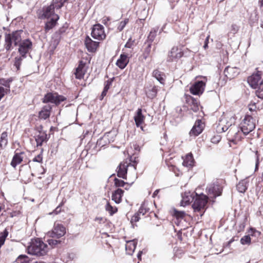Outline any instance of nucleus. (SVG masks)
<instances>
[{
	"instance_id": "nucleus-1",
	"label": "nucleus",
	"mask_w": 263,
	"mask_h": 263,
	"mask_svg": "<svg viewBox=\"0 0 263 263\" xmlns=\"http://www.w3.org/2000/svg\"><path fill=\"white\" fill-rule=\"evenodd\" d=\"M228 121L225 116L221 118L216 127V130L218 133H222L229 129L227 138L232 142H236L241 139V134L239 127L234 124V118L230 117Z\"/></svg>"
},
{
	"instance_id": "nucleus-2",
	"label": "nucleus",
	"mask_w": 263,
	"mask_h": 263,
	"mask_svg": "<svg viewBox=\"0 0 263 263\" xmlns=\"http://www.w3.org/2000/svg\"><path fill=\"white\" fill-rule=\"evenodd\" d=\"M195 198V200L192 205V207L195 211L199 212L204 209L208 202V197L204 195H198L197 193H184L182 196V200L180 204L181 206H185L192 202Z\"/></svg>"
},
{
	"instance_id": "nucleus-3",
	"label": "nucleus",
	"mask_w": 263,
	"mask_h": 263,
	"mask_svg": "<svg viewBox=\"0 0 263 263\" xmlns=\"http://www.w3.org/2000/svg\"><path fill=\"white\" fill-rule=\"evenodd\" d=\"M29 254L41 257L47 254L48 247L40 238L31 239L27 248Z\"/></svg>"
},
{
	"instance_id": "nucleus-4",
	"label": "nucleus",
	"mask_w": 263,
	"mask_h": 263,
	"mask_svg": "<svg viewBox=\"0 0 263 263\" xmlns=\"http://www.w3.org/2000/svg\"><path fill=\"white\" fill-rule=\"evenodd\" d=\"M23 31L18 30L10 33H6L5 35L4 47L7 51L11 50L13 46H18L23 39Z\"/></svg>"
},
{
	"instance_id": "nucleus-5",
	"label": "nucleus",
	"mask_w": 263,
	"mask_h": 263,
	"mask_svg": "<svg viewBox=\"0 0 263 263\" xmlns=\"http://www.w3.org/2000/svg\"><path fill=\"white\" fill-rule=\"evenodd\" d=\"M66 99L64 96L59 95L57 92H48L44 96L42 102L44 103H53L57 106Z\"/></svg>"
},
{
	"instance_id": "nucleus-6",
	"label": "nucleus",
	"mask_w": 263,
	"mask_h": 263,
	"mask_svg": "<svg viewBox=\"0 0 263 263\" xmlns=\"http://www.w3.org/2000/svg\"><path fill=\"white\" fill-rule=\"evenodd\" d=\"M255 127L254 120L249 115L246 116L241 123V131L244 135H247L252 132Z\"/></svg>"
},
{
	"instance_id": "nucleus-7",
	"label": "nucleus",
	"mask_w": 263,
	"mask_h": 263,
	"mask_svg": "<svg viewBox=\"0 0 263 263\" xmlns=\"http://www.w3.org/2000/svg\"><path fill=\"white\" fill-rule=\"evenodd\" d=\"M18 52L23 57H26V54L32 49V43L29 39L22 40L18 45Z\"/></svg>"
},
{
	"instance_id": "nucleus-8",
	"label": "nucleus",
	"mask_w": 263,
	"mask_h": 263,
	"mask_svg": "<svg viewBox=\"0 0 263 263\" xmlns=\"http://www.w3.org/2000/svg\"><path fill=\"white\" fill-rule=\"evenodd\" d=\"M66 228L61 224H55L51 232H49L48 235L55 238H60L66 234Z\"/></svg>"
},
{
	"instance_id": "nucleus-9",
	"label": "nucleus",
	"mask_w": 263,
	"mask_h": 263,
	"mask_svg": "<svg viewBox=\"0 0 263 263\" xmlns=\"http://www.w3.org/2000/svg\"><path fill=\"white\" fill-rule=\"evenodd\" d=\"M206 190L210 197L213 198H215L216 197L220 196L222 190L220 185L215 183L209 184Z\"/></svg>"
},
{
	"instance_id": "nucleus-10",
	"label": "nucleus",
	"mask_w": 263,
	"mask_h": 263,
	"mask_svg": "<svg viewBox=\"0 0 263 263\" xmlns=\"http://www.w3.org/2000/svg\"><path fill=\"white\" fill-rule=\"evenodd\" d=\"M91 36L93 39L102 40L105 38L104 27L100 24L94 25L91 31Z\"/></svg>"
},
{
	"instance_id": "nucleus-11",
	"label": "nucleus",
	"mask_w": 263,
	"mask_h": 263,
	"mask_svg": "<svg viewBox=\"0 0 263 263\" xmlns=\"http://www.w3.org/2000/svg\"><path fill=\"white\" fill-rule=\"evenodd\" d=\"M206 80L205 81H198L196 82L191 87L190 92L194 95H201L204 90L206 84Z\"/></svg>"
},
{
	"instance_id": "nucleus-12",
	"label": "nucleus",
	"mask_w": 263,
	"mask_h": 263,
	"mask_svg": "<svg viewBox=\"0 0 263 263\" xmlns=\"http://www.w3.org/2000/svg\"><path fill=\"white\" fill-rule=\"evenodd\" d=\"M183 55V52L181 50L177 47H173L171 50L168 52L166 61L167 62H172L177 61Z\"/></svg>"
},
{
	"instance_id": "nucleus-13",
	"label": "nucleus",
	"mask_w": 263,
	"mask_h": 263,
	"mask_svg": "<svg viewBox=\"0 0 263 263\" xmlns=\"http://www.w3.org/2000/svg\"><path fill=\"white\" fill-rule=\"evenodd\" d=\"M260 79L261 72L257 71V73H253L248 78V82L251 87L256 88L257 86L258 88L259 87V84L258 83Z\"/></svg>"
},
{
	"instance_id": "nucleus-14",
	"label": "nucleus",
	"mask_w": 263,
	"mask_h": 263,
	"mask_svg": "<svg viewBox=\"0 0 263 263\" xmlns=\"http://www.w3.org/2000/svg\"><path fill=\"white\" fill-rule=\"evenodd\" d=\"M129 166L127 162H121L117 168V176L119 178L126 179L127 168Z\"/></svg>"
},
{
	"instance_id": "nucleus-15",
	"label": "nucleus",
	"mask_w": 263,
	"mask_h": 263,
	"mask_svg": "<svg viewBox=\"0 0 263 263\" xmlns=\"http://www.w3.org/2000/svg\"><path fill=\"white\" fill-rule=\"evenodd\" d=\"M99 43L92 41L88 36L85 40V45L90 52H95L99 46Z\"/></svg>"
},
{
	"instance_id": "nucleus-16",
	"label": "nucleus",
	"mask_w": 263,
	"mask_h": 263,
	"mask_svg": "<svg viewBox=\"0 0 263 263\" xmlns=\"http://www.w3.org/2000/svg\"><path fill=\"white\" fill-rule=\"evenodd\" d=\"M86 63L83 61H80L79 65L76 68V72L74 73L76 78L78 79H81L83 78L84 74L86 72V69L85 68Z\"/></svg>"
},
{
	"instance_id": "nucleus-17",
	"label": "nucleus",
	"mask_w": 263,
	"mask_h": 263,
	"mask_svg": "<svg viewBox=\"0 0 263 263\" xmlns=\"http://www.w3.org/2000/svg\"><path fill=\"white\" fill-rule=\"evenodd\" d=\"M203 126L201 120H197L190 132V134L195 136L199 135L203 130Z\"/></svg>"
},
{
	"instance_id": "nucleus-18",
	"label": "nucleus",
	"mask_w": 263,
	"mask_h": 263,
	"mask_svg": "<svg viewBox=\"0 0 263 263\" xmlns=\"http://www.w3.org/2000/svg\"><path fill=\"white\" fill-rule=\"evenodd\" d=\"M52 107L50 105H46L43 107L42 110L39 112V118L46 120L50 117Z\"/></svg>"
},
{
	"instance_id": "nucleus-19",
	"label": "nucleus",
	"mask_w": 263,
	"mask_h": 263,
	"mask_svg": "<svg viewBox=\"0 0 263 263\" xmlns=\"http://www.w3.org/2000/svg\"><path fill=\"white\" fill-rule=\"evenodd\" d=\"M35 138L37 146H41L44 142L47 141L48 140L47 135L44 131H39Z\"/></svg>"
},
{
	"instance_id": "nucleus-20",
	"label": "nucleus",
	"mask_w": 263,
	"mask_h": 263,
	"mask_svg": "<svg viewBox=\"0 0 263 263\" xmlns=\"http://www.w3.org/2000/svg\"><path fill=\"white\" fill-rule=\"evenodd\" d=\"M142 111V110L141 108H138L136 112V114L134 116L135 124L138 127L142 125L145 119V117L143 115Z\"/></svg>"
},
{
	"instance_id": "nucleus-21",
	"label": "nucleus",
	"mask_w": 263,
	"mask_h": 263,
	"mask_svg": "<svg viewBox=\"0 0 263 263\" xmlns=\"http://www.w3.org/2000/svg\"><path fill=\"white\" fill-rule=\"evenodd\" d=\"M238 73L237 69L234 67H227L224 70V74L228 79H233Z\"/></svg>"
},
{
	"instance_id": "nucleus-22",
	"label": "nucleus",
	"mask_w": 263,
	"mask_h": 263,
	"mask_svg": "<svg viewBox=\"0 0 263 263\" xmlns=\"http://www.w3.org/2000/svg\"><path fill=\"white\" fill-rule=\"evenodd\" d=\"M187 102L189 105L190 106V109L193 111L197 112L199 110V102L196 99L190 96L187 99Z\"/></svg>"
},
{
	"instance_id": "nucleus-23",
	"label": "nucleus",
	"mask_w": 263,
	"mask_h": 263,
	"mask_svg": "<svg viewBox=\"0 0 263 263\" xmlns=\"http://www.w3.org/2000/svg\"><path fill=\"white\" fill-rule=\"evenodd\" d=\"M123 193V190L121 189H118L112 193L111 196L112 200L116 203H120L121 202Z\"/></svg>"
},
{
	"instance_id": "nucleus-24",
	"label": "nucleus",
	"mask_w": 263,
	"mask_h": 263,
	"mask_svg": "<svg viewBox=\"0 0 263 263\" xmlns=\"http://www.w3.org/2000/svg\"><path fill=\"white\" fill-rule=\"evenodd\" d=\"M129 60L126 54H122L120 55V58L117 60L116 65L121 69H124L127 65Z\"/></svg>"
},
{
	"instance_id": "nucleus-25",
	"label": "nucleus",
	"mask_w": 263,
	"mask_h": 263,
	"mask_svg": "<svg viewBox=\"0 0 263 263\" xmlns=\"http://www.w3.org/2000/svg\"><path fill=\"white\" fill-rule=\"evenodd\" d=\"M136 244L134 240L126 241L125 250L127 254L130 255L133 254L136 249Z\"/></svg>"
},
{
	"instance_id": "nucleus-26",
	"label": "nucleus",
	"mask_w": 263,
	"mask_h": 263,
	"mask_svg": "<svg viewBox=\"0 0 263 263\" xmlns=\"http://www.w3.org/2000/svg\"><path fill=\"white\" fill-rule=\"evenodd\" d=\"M43 11L42 17L48 18L54 14V7L53 5L50 4V5L43 8Z\"/></svg>"
},
{
	"instance_id": "nucleus-27",
	"label": "nucleus",
	"mask_w": 263,
	"mask_h": 263,
	"mask_svg": "<svg viewBox=\"0 0 263 263\" xmlns=\"http://www.w3.org/2000/svg\"><path fill=\"white\" fill-rule=\"evenodd\" d=\"M24 153H16L12 160L11 165L13 167H15L16 166L20 164L23 161V158L22 157V155H23Z\"/></svg>"
},
{
	"instance_id": "nucleus-28",
	"label": "nucleus",
	"mask_w": 263,
	"mask_h": 263,
	"mask_svg": "<svg viewBox=\"0 0 263 263\" xmlns=\"http://www.w3.org/2000/svg\"><path fill=\"white\" fill-rule=\"evenodd\" d=\"M194 163V159L193 155L191 154H187L183 160L182 164L186 167H192Z\"/></svg>"
},
{
	"instance_id": "nucleus-29",
	"label": "nucleus",
	"mask_w": 263,
	"mask_h": 263,
	"mask_svg": "<svg viewBox=\"0 0 263 263\" xmlns=\"http://www.w3.org/2000/svg\"><path fill=\"white\" fill-rule=\"evenodd\" d=\"M248 181L246 180L240 181L236 186L238 191L242 193H245L248 188Z\"/></svg>"
},
{
	"instance_id": "nucleus-30",
	"label": "nucleus",
	"mask_w": 263,
	"mask_h": 263,
	"mask_svg": "<svg viewBox=\"0 0 263 263\" xmlns=\"http://www.w3.org/2000/svg\"><path fill=\"white\" fill-rule=\"evenodd\" d=\"M59 16L56 15L55 18H52L49 21L45 24V29L46 31H48L52 29L56 24L57 21L59 19Z\"/></svg>"
},
{
	"instance_id": "nucleus-31",
	"label": "nucleus",
	"mask_w": 263,
	"mask_h": 263,
	"mask_svg": "<svg viewBox=\"0 0 263 263\" xmlns=\"http://www.w3.org/2000/svg\"><path fill=\"white\" fill-rule=\"evenodd\" d=\"M153 76L155 77L161 84H163L165 82V80L163 78L164 74L160 71L159 70L156 69L153 72Z\"/></svg>"
},
{
	"instance_id": "nucleus-32",
	"label": "nucleus",
	"mask_w": 263,
	"mask_h": 263,
	"mask_svg": "<svg viewBox=\"0 0 263 263\" xmlns=\"http://www.w3.org/2000/svg\"><path fill=\"white\" fill-rule=\"evenodd\" d=\"M158 29H159L158 27H156L152 29V30H151V31L149 32V35L147 36V43L152 44V43L153 42V41L154 40V39L156 36V34H157V32Z\"/></svg>"
},
{
	"instance_id": "nucleus-33",
	"label": "nucleus",
	"mask_w": 263,
	"mask_h": 263,
	"mask_svg": "<svg viewBox=\"0 0 263 263\" xmlns=\"http://www.w3.org/2000/svg\"><path fill=\"white\" fill-rule=\"evenodd\" d=\"M8 134L6 132H4L1 134L0 138V146L2 148L5 147L8 143Z\"/></svg>"
},
{
	"instance_id": "nucleus-34",
	"label": "nucleus",
	"mask_w": 263,
	"mask_h": 263,
	"mask_svg": "<svg viewBox=\"0 0 263 263\" xmlns=\"http://www.w3.org/2000/svg\"><path fill=\"white\" fill-rule=\"evenodd\" d=\"M12 81V80L8 79L5 80L4 79H0V84L5 86L6 88L5 89V93L7 94L10 92V84L9 83Z\"/></svg>"
},
{
	"instance_id": "nucleus-35",
	"label": "nucleus",
	"mask_w": 263,
	"mask_h": 263,
	"mask_svg": "<svg viewBox=\"0 0 263 263\" xmlns=\"http://www.w3.org/2000/svg\"><path fill=\"white\" fill-rule=\"evenodd\" d=\"M68 0H53L51 5H53L54 9H59L63 7L64 4Z\"/></svg>"
},
{
	"instance_id": "nucleus-36",
	"label": "nucleus",
	"mask_w": 263,
	"mask_h": 263,
	"mask_svg": "<svg viewBox=\"0 0 263 263\" xmlns=\"http://www.w3.org/2000/svg\"><path fill=\"white\" fill-rule=\"evenodd\" d=\"M157 87L156 86H153V87L146 92L147 97L151 99L155 98L157 95Z\"/></svg>"
},
{
	"instance_id": "nucleus-37",
	"label": "nucleus",
	"mask_w": 263,
	"mask_h": 263,
	"mask_svg": "<svg viewBox=\"0 0 263 263\" xmlns=\"http://www.w3.org/2000/svg\"><path fill=\"white\" fill-rule=\"evenodd\" d=\"M8 234L9 232L6 229H5L3 232L0 233V248L4 244Z\"/></svg>"
},
{
	"instance_id": "nucleus-38",
	"label": "nucleus",
	"mask_w": 263,
	"mask_h": 263,
	"mask_svg": "<svg viewBox=\"0 0 263 263\" xmlns=\"http://www.w3.org/2000/svg\"><path fill=\"white\" fill-rule=\"evenodd\" d=\"M26 57H23L22 55L20 56L16 57L14 59V65L16 68L17 70H19L20 68V66L22 63V61L23 59L26 58Z\"/></svg>"
},
{
	"instance_id": "nucleus-39",
	"label": "nucleus",
	"mask_w": 263,
	"mask_h": 263,
	"mask_svg": "<svg viewBox=\"0 0 263 263\" xmlns=\"http://www.w3.org/2000/svg\"><path fill=\"white\" fill-rule=\"evenodd\" d=\"M256 95L258 98L263 99V80L259 83V87L256 91Z\"/></svg>"
},
{
	"instance_id": "nucleus-40",
	"label": "nucleus",
	"mask_w": 263,
	"mask_h": 263,
	"mask_svg": "<svg viewBox=\"0 0 263 263\" xmlns=\"http://www.w3.org/2000/svg\"><path fill=\"white\" fill-rule=\"evenodd\" d=\"M152 44L148 43L147 47L145 48L143 56L144 59H146L149 55L151 52Z\"/></svg>"
},
{
	"instance_id": "nucleus-41",
	"label": "nucleus",
	"mask_w": 263,
	"mask_h": 263,
	"mask_svg": "<svg viewBox=\"0 0 263 263\" xmlns=\"http://www.w3.org/2000/svg\"><path fill=\"white\" fill-rule=\"evenodd\" d=\"M251 242V239L249 235H246L240 239V243L243 245H250Z\"/></svg>"
},
{
	"instance_id": "nucleus-42",
	"label": "nucleus",
	"mask_w": 263,
	"mask_h": 263,
	"mask_svg": "<svg viewBox=\"0 0 263 263\" xmlns=\"http://www.w3.org/2000/svg\"><path fill=\"white\" fill-rule=\"evenodd\" d=\"M106 210L111 215L117 212V209L116 208H114L112 206L109 202L105 206Z\"/></svg>"
},
{
	"instance_id": "nucleus-43",
	"label": "nucleus",
	"mask_w": 263,
	"mask_h": 263,
	"mask_svg": "<svg viewBox=\"0 0 263 263\" xmlns=\"http://www.w3.org/2000/svg\"><path fill=\"white\" fill-rule=\"evenodd\" d=\"M115 185L116 187H124L125 185L128 184V183L124 182L123 180H120L115 178L114 179Z\"/></svg>"
},
{
	"instance_id": "nucleus-44",
	"label": "nucleus",
	"mask_w": 263,
	"mask_h": 263,
	"mask_svg": "<svg viewBox=\"0 0 263 263\" xmlns=\"http://www.w3.org/2000/svg\"><path fill=\"white\" fill-rule=\"evenodd\" d=\"M54 238H52L51 239H49L47 240L48 244L51 246L52 247H54L58 244H60L61 242V240H57L54 239Z\"/></svg>"
},
{
	"instance_id": "nucleus-45",
	"label": "nucleus",
	"mask_w": 263,
	"mask_h": 263,
	"mask_svg": "<svg viewBox=\"0 0 263 263\" xmlns=\"http://www.w3.org/2000/svg\"><path fill=\"white\" fill-rule=\"evenodd\" d=\"M128 18H125L124 21L120 22L119 26H118L117 29L119 31H121L125 27L126 25L128 23Z\"/></svg>"
},
{
	"instance_id": "nucleus-46",
	"label": "nucleus",
	"mask_w": 263,
	"mask_h": 263,
	"mask_svg": "<svg viewBox=\"0 0 263 263\" xmlns=\"http://www.w3.org/2000/svg\"><path fill=\"white\" fill-rule=\"evenodd\" d=\"M173 214L177 218H183L184 217L185 213L183 211H179L175 209L174 210Z\"/></svg>"
},
{
	"instance_id": "nucleus-47",
	"label": "nucleus",
	"mask_w": 263,
	"mask_h": 263,
	"mask_svg": "<svg viewBox=\"0 0 263 263\" xmlns=\"http://www.w3.org/2000/svg\"><path fill=\"white\" fill-rule=\"evenodd\" d=\"M129 161H130V163H128V164H129V166H132L134 167V170H136V165L138 163V161L137 160V158L136 157H130V159H129Z\"/></svg>"
},
{
	"instance_id": "nucleus-48",
	"label": "nucleus",
	"mask_w": 263,
	"mask_h": 263,
	"mask_svg": "<svg viewBox=\"0 0 263 263\" xmlns=\"http://www.w3.org/2000/svg\"><path fill=\"white\" fill-rule=\"evenodd\" d=\"M148 209L146 208L144 204H142L138 213H139L140 215H144L148 211Z\"/></svg>"
},
{
	"instance_id": "nucleus-49",
	"label": "nucleus",
	"mask_w": 263,
	"mask_h": 263,
	"mask_svg": "<svg viewBox=\"0 0 263 263\" xmlns=\"http://www.w3.org/2000/svg\"><path fill=\"white\" fill-rule=\"evenodd\" d=\"M140 214L138 212L135 213V215L132 217L131 222H137L140 219Z\"/></svg>"
},
{
	"instance_id": "nucleus-50",
	"label": "nucleus",
	"mask_w": 263,
	"mask_h": 263,
	"mask_svg": "<svg viewBox=\"0 0 263 263\" xmlns=\"http://www.w3.org/2000/svg\"><path fill=\"white\" fill-rule=\"evenodd\" d=\"M112 82V80H108L105 81L104 83V89L108 90L110 88V86L111 85Z\"/></svg>"
},
{
	"instance_id": "nucleus-51",
	"label": "nucleus",
	"mask_w": 263,
	"mask_h": 263,
	"mask_svg": "<svg viewBox=\"0 0 263 263\" xmlns=\"http://www.w3.org/2000/svg\"><path fill=\"white\" fill-rule=\"evenodd\" d=\"M110 21V18L108 16H104L101 22L106 26H108V22Z\"/></svg>"
},
{
	"instance_id": "nucleus-52",
	"label": "nucleus",
	"mask_w": 263,
	"mask_h": 263,
	"mask_svg": "<svg viewBox=\"0 0 263 263\" xmlns=\"http://www.w3.org/2000/svg\"><path fill=\"white\" fill-rule=\"evenodd\" d=\"M42 154H39L37 156L34 157L33 159V161L37 162H41L42 161Z\"/></svg>"
},
{
	"instance_id": "nucleus-53",
	"label": "nucleus",
	"mask_w": 263,
	"mask_h": 263,
	"mask_svg": "<svg viewBox=\"0 0 263 263\" xmlns=\"http://www.w3.org/2000/svg\"><path fill=\"white\" fill-rule=\"evenodd\" d=\"M5 94V88L2 86H0V101L4 97Z\"/></svg>"
},
{
	"instance_id": "nucleus-54",
	"label": "nucleus",
	"mask_w": 263,
	"mask_h": 263,
	"mask_svg": "<svg viewBox=\"0 0 263 263\" xmlns=\"http://www.w3.org/2000/svg\"><path fill=\"white\" fill-rule=\"evenodd\" d=\"M238 30V26L236 25H232L231 26V32L235 34L237 32Z\"/></svg>"
},
{
	"instance_id": "nucleus-55",
	"label": "nucleus",
	"mask_w": 263,
	"mask_h": 263,
	"mask_svg": "<svg viewBox=\"0 0 263 263\" xmlns=\"http://www.w3.org/2000/svg\"><path fill=\"white\" fill-rule=\"evenodd\" d=\"M255 155H256V164H255V170H256L258 168V165L259 164V154L258 153V151L255 152Z\"/></svg>"
},
{
	"instance_id": "nucleus-56",
	"label": "nucleus",
	"mask_w": 263,
	"mask_h": 263,
	"mask_svg": "<svg viewBox=\"0 0 263 263\" xmlns=\"http://www.w3.org/2000/svg\"><path fill=\"white\" fill-rule=\"evenodd\" d=\"M210 37V35H208V36L206 37L205 40L204 41V44L203 45V48L204 49H206L208 47V43H209V40Z\"/></svg>"
},
{
	"instance_id": "nucleus-57",
	"label": "nucleus",
	"mask_w": 263,
	"mask_h": 263,
	"mask_svg": "<svg viewBox=\"0 0 263 263\" xmlns=\"http://www.w3.org/2000/svg\"><path fill=\"white\" fill-rule=\"evenodd\" d=\"M108 90H106V89H103V91L102 92V93L101 95V96H100L99 97V99L100 100H102L104 98V97L105 96H106V94H107V92Z\"/></svg>"
},
{
	"instance_id": "nucleus-58",
	"label": "nucleus",
	"mask_w": 263,
	"mask_h": 263,
	"mask_svg": "<svg viewBox=\"0 0 263 263\" xmlns=\"http://www.w3.org/2000/svg\"><path fill=\"white\" fill-rule=\"evenodd\" d=\"M108 90H106V89H103V91L102 92V93L101 95V96H100L99 97V99L100 100H102L104 98V97L105 96H106V94H107V92Z\"/></svg>"
},
{
	"instance_id": "nucleus-59",
	"label": "nucleus",
	"mask_w": 263,
	"mask_h": 263,
	"mask_svg": "<svg viewBox=\"0 0 263 263\" xmlns=\"http://www.w3.org/2000/svg\"><path fill=\"white\" fill-rule=\"evenodd\" d=\"M61 211V205H59L56 208V209L54 210L53 213L55 214H58L60 213Z\"/></svg>"
},
{
	"instance_id": "nucleus-60",
	"label": "nucleus",
	"mask_w": 263,
	"mask_h": 263,
	"mask_svg": "<svg viewBox=\"0 0 263 263\" xmlns=\"http://www.w3.org/2000/svg\"><path fill=\"white\" fill-rule=\"evenodd\" d=\"M239 227V228L238 231H242L245 227V223L244 222H242V223H240Z\"/></svg>"
},
{
	"instance_id": "nucleus-61",
	"label": "nucleus",
	"mask_w": 263,
	"mask_h": 263,
	"mask_svg": "<svg viewBox=\"0 0 263 263\" xmlns=\"http://www.w3.org/2000/svg\"><path fill=\"white\" fill-rule=\"evenodd\" d=\"M27 256L26 255H20L17 258V261H19L22 259L27 258Z\"/></svg>"
},
{
	"instance_id": "nucleus-62",
	"label": "nucleus",
	"mask_w": 263,
	"mask_h": 263,
	"mask_svg": "<svg viewBox=\"0 0 263 263\" xmlns=\"http://www.w3.org/2000/svg\"><path fill=\"white\" fill-rule=\"evenodd\" d=\"M159 192V190H156L153 193V197H155L157 195V194Z\"/></svg>"
},
{
	"instance_id": "nucleus-63",
	"label": "nucleus",
	"mask_w": 263,
	"mask_h": 263,
	"mask_svg": "<svg viewBox=\"0 0 263 263\" xmlns=\"http://www.w3.org/2000/svg\"><path fill=\"white\" fill-rule=\"evenodd\" d=\"M260 6L263 11V0H261L260 2Z\"/></svg>"
},
{
	"instance_id": "nucleus-64",
	"label": "nucleus",
	"mask_w": 263,
	"mask_h": 263,
	"mask_svg": "<svg viewBox=\"0 0 263 263\" xmlns=\"http://www.w3.org/2000/svg\"><path fill=\"white\" fill-rule=\"evenodd\" d=\"M125 185L126 186L125 187V189L127 190L129 189V187L130 186L131 184L128 183V184H126Z\"/></svg>"
}]
</instances>
